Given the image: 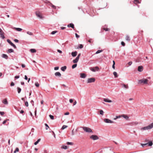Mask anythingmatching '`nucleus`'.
Here are the masks:
<instances>
[{"instance_id": "obj_1", "label": "nucleus", "mask_w": 153, "mask_h": 153, "mask_svg": "<svg viewBox=\"0 0 153 153\" xmlns=\"http://www.w3.org/2000/svg\"><path fill=\"white\" fill-rule=\"evenodd\" d=\"M148 80L146 79H143L138 80V84H147Z\"/></svg>"}, {"instance_id": "obj_2", "label": "nucleus", "mask_w": 153, "mask_h": 153, "mask_svg": "<svg viewBox=\"0 0 153 153\" xmlns=\"http://www.w3.org/2000/svg\"><path fill=\"white\" fill-rule=\"evenodd\" d=\"M153 127V123H152L149 126L144 127L141 128V130H146L150 129L152 128Z\"/></svg>"}, {"instance_id": "obj_3", "label": "nucleus", "mask_w": 153, "mask_h": 153, "mask_svg": "<svg viewBox=\"0 0 153 153\" xmlns=\"http://www.w3.org/2000/svg\"><path fill=\"white\" fill-rule=\"evenodd\" d=\"M83 130L87 132H92V131L91 128L86 127H82Z\"/></svg>"}, {"instance_id": "obj_4", "label": "nucleus", "mask_w": 153, "mask_h": 153, "mask_svg": "<svg viewBox=\"0 0 153 153\" xmlns=\"http://www.w3.org/2000/svg\"><path fill=\"white\" fill-rule=\"evenodd\" d=\"M90 138L93 140H97L99 139V137L96 135H92L90 137Z\"/></svg>"}, {"instance_id": "obj_5", "label": "nucleus", "mask_w": 153, "mask_h": 153, "mask_svg": "<svg viewBox=\"0 0 153 153\" xmlns=\"http://www.w3.org/2000/svg\"><path fill=\"white\" fill-rule=\"evenodd\" d=\"M95 81V79L94 78H89L88 79L87 83H92L94 82Z\"/></svg>"}, {"instance_id": "obj_6", "label": "nucleus", "mask_w": 153, "mask_h": 153, "mask_svg": "<svg viewBox=\"0 0 153 153\" xmlns=\"http://www.w3.org/2000/svg\"><path fill=\"white\" fill-rule=\"evenodd\" d=\"M4 34V32L0 27V35H1V37L2 38V39H4L5 38V36Z\"/></svg>"}, {"instance_id": "obj_7", "label": "nucleus", "mask_w": 153, "mask_h": 153, "mask_svg": "<svg viewBox=\"0 0 153 153\" xmlns=\"http://www.w3.org/2000/svg\"><path fill=\"white\" fill-rule=\"evenodd\" d=\"M99 69V68L97 66L90 68V70L93 72H95L96 71H98Z\"/></svg>"}, {"instance_id": "obj_8", "label": "nucleus", "mask_w": 153, "mask_h": 153, "mask_svg": "<svg viewBox=\"0 0 153 153\" xmlns=\"http://www.w3.org/2000/svg\"><path fill=\"white\" fill-rule=\"evenodd\" d=\"M104 121L107 123H114V122L112 120H111L108 119H104Z\"/></svg>"}, {"instance_id": "obj_9", "label": "nucleus", "mask_w": 153, "mask_h": 153, "mask_svg": "<svg viewBox=\"0 0 153 153\" xmlns=\"http://www.w3.org/2000/svg\"><path fill=\"white\" fill-rule=\"evenodd\" d=\"M7 42L14 48H16L15 45L14 44L10 39H7Z\"/></svg>"}, {"instance_id": "obj_10", "label": "nucleus", "mask_w": 153, "mask_h": 153, "mask_svg": "<svg viewBox=\"0 0 153 153\" xmlns=\"http://www.w3.org/2000/svg\"><path fill=\"white\" fill-rule=\"evenodd\" d=\"M122 117H123L124 118L126 119V120H129V117L126 115L125 114H122L121 115Z\"/></svg>"}, {"instance_id": "obj_11", "label": "nucleus", "mask_w": 153, "mask_h": 153, "mask_svg": "<svg viewBox=\"0 0 153 153\" xmlns=\"http://www.w3.org/2000/svg\"><path fill=\"white\" fill-rule=\"evenodd\" d=\"M148 144H149V146H151L152 145L153 143L152 142L150 141V142H149V143H148L143 144H142L141 145L143 146H144L145 145H146Z\"/></svg>"}, {"instance_id": "obj_12", "label": "nucleus", "mask_w": 153, "mask_h": 153, "mask_svg": "<svg viewBox=\"0 0 153 153\" xmlns=\"http://www.w3.org/2000/svg\"><path fill=\"white\" fill-rule=\"evenodd\" d=\"M143 67L142 66H139L138 68V71H139L141 72L143 71Z\"/></svg>"}, {"instance_id": "obj_13", "label": "nucleus", "mask_w": 153, "mask_h": 153, "mask_svg": "<svg viewBox=\"0 0 153 153\" xmlns=\"http://www.w3.org/2000/svg\"><path fill=\"white\" fill-rule=\"evenodd\" d=\"M67 26L68 27H71L73 29H74V25L72 23L68 24L67 25Z\"/></svg>"}, {"instance_id": "obj_14", "label": "nucleus", "mask_w": 153, "mask_h": 153, "mask_svg": "<svg viewBox=\"0 0 153 153\" xmlns=\"http://www.w3.org/2000/svg\"><path fill=\"white\" fill-rule=\"evenodd\" d=\"M103 100L105 102H112V101L111 100H109L107 98H104L103 99Z\"/></svg>"}, {"instance_id": "obj_15", "label": "nucleus", "mask_w": 153, "mask_h": 153, "mask_svg": "<svg viewBox=\"0 0 153 153\" xmlns=\"http://www.w3.org/2000/svg\"><path fill=\"white\" fill-rule=\"evenodd\" d=\"M77 52L76 51L74 52H72L71 53V55L73 57H75L77 55Z\"/></svg>"}, {"instance_id": "obj_16", "label": "nucleus", "mask_w": 153, "mask_h": 153, "mask_svg": "<svg viewBox=\"0 0 153 153\" xmlns=\"http://www.w3.org/2000/svg\"><path fill=\"white\" fill-rule=\"evenodd\" d=\"M36 16L39 18L40 19H42V16L39 13H38L37 12H36Z\"/></svg>"}, {"instance_id": "obj_17", "label": "nucleus", "mask_w": 153, "mask_h": 153, "mask_svg": "<svg viewBox=\"0 0 153 153\" xmlns=\"http://www.w3.org/2000/svg\"><path fill=\"white\" fill-rule=\"evenodd\" d=\"M80 75V77L82 78H85L86 77V75L85 74L81 73Z\"/></svg>"}, {"instance_id": "obj_18", "label": "nucleus", "mask_w": 153, "mask_h": 153, "mask_svg": "<svg viewBox=\"0 0 153 153\" xmlns=\"http://www.w3.org/2000/svg\"><path fill=\"white\" fill-rule=\"evenodd\" d=\"M55 75L56 76H61V74L59 72H56L55 74Z\"/></svg>"}, {"instance_id": "obj_19", "label": "nucleus", "mask_w": 153, "mask_h": 153, "mask_svg": "<svg viewBox=\"0 0 153 153\" xmlns=\"http://www.w3.org/2000/svg\"><path fill=\"white\" fill-rule=\"evenodd\" d=\"M2 102L4 104H6V105L8 103V102L7 100L6 99H4V100H3L2 101Z\"/></svg>"}, {"instance_id": "obj_20", "label": "nucleus", "mask_w": 153, "mask_h": 153, "mask_svg": "<svg viewBox=\"0 0 153 153\" xmlns=\"http://www.w3.org/2000/svg\"><path fill=\"white\" fill-rule=\"evenodd\" d=\"M79 59V58L76 57L75 59H74L73 60V63H76L78 61Z\"/></svg>"}, {"instance_id": "obj_21", "label": "nucleus", "mask_w": 153, "mask_h": 153, "mask_svg": "<svg viewBox=\"0 0 153 153\" xmlns=\"http://www.w3.org/2000/svg\"><path fill=\"white\" fill-rule=\"evenodd\" d=\"M2 57L4 58H5V59H7L8 58V56L5 54H3L2 55Z\"/></svg>"}, {"instance_id": "obj_22", "label": "nucleus", "mask_w": 153, "mask_h": 153, "mask_svg": "<svg viewBox=\"0 0 153 153\" xmlns=\"http://www.w3.org/2000/svg\"><path fill=\"white\" fill-rule=\"evenodd\" d=\"M67 68V67L66 66H65L63 67H62L61 68V70L63 71H65V70Z\"/></svg>"}, {"instance_id": "obj_23", "label": "nucleus", "mask_w": 153, "mask_h": 153, "mask_svg": "<svg viewBox=\"0 0 153 153\" xmlns=\"http://www.w3.org/2000/svg\"><path fill=\"white\" fill-rule=\"evenodd\" d=\"M30 51L32 53H35L36 51V49H31L30 50Z\"/></svg>"}, {"instance_id": "obj_24", "label": "nucleus", "mask_w": 153, "mask_h": 153, "mask_svg": "<svg viewBox=\"0 0 153 153\" xmlns=\"http://www.w3.org/2000/svg\"><path fill=\"white\" fill-rule=\"evenodd\" d=\"M126 40L127 41H128L129 42L130 41V38L129 36L128 35H127L126 36Z\"/></svg>"}, {"instance_id": "obj_25", "label": "nucleus", "mask_w": 153, "mask_h": 153, "mask_svg": "<svg viewBox=\"0 0 153 153\" xmlns=\"http://www.w3.org/2000/svg\"><path fill=\"white\" fill-rule=\"evenodd\" d=\"M13 50L12 49L10 48L7 50V52L8 53H10L13 52Z\"/></svg>"}, {"instance_id": "obj_26", "label": "nucleus", "mask_w": 153, "mask_h": 153, "mask_svg": "<svg viewBox=\"0 0 153 153\" xmlns=\"http://www.w3.org/2000/svg\"><path fill=\"white\" fill-rule=\"evenodd\" d=\"M113 74L115 77L116 78L118 77L117 74L116 72H114Z\"/></svg>"}, {"instance_id": "obj_27", "label": "nucleus", "mask_w": 153, "mask_h": 153, "mask_svg": "<svg viewBox=\"0 0 153 153\" xmlns=\"http://www.w3.org/2000/svg\"><path fill=\"white\" fill-rule=\"evenodd\" d=\"M17 90L18 93H20L21 91V89L19 87L17 88Z\"/></svg>"}, {"instance_id": "obj_28", "label": "nucleus", "mask_w": 153, "mask_h": 153, "mask_svg": "<svg viewBox=\"0 0 153 153\" xmlns=\"http://www.w3.org/2000/svg\"><path fill=\"white\" fill-rule=\"evenodd\" d=\"M123 87L125 88L126 89H127L128 88V85H125V84H123L122 85Z\"/></svg>"}, {"instance_id": "obj_29", "label": "nucleus", "mask_w": 153, "mask_h": 153, "mask_svg": "<svg viewBox=\"0 0 153 153\" xmlns=\"http://www.w3.org/2000/svg\"><path fill=\"white\" fill-rule=\"evenodd\" d=\"M40 140H41L40 139H38L35 142V143H34V145H36L40 141Z\"/></svg>"}, {"instance_id": "obj_30", "label": "nucleus", "mask_w": 153, "mask_h": 153, "mask_svg": "<svg viewBox=\"0 0 153 153\" xmlns=\"http://www.w3.org/2000/svg\"><path fill=\"white\" fill-rule=\"evenodd\" d=\"M134 2L135 4H137L140 3L139 1L138 0H134Z\"/></svg>"}, {"instance_id": "obj_31", "label": "nucleus", "mask_w": 153, "mask_h": 153, "mask_svg": "<svg viewBox=\"0 0 153 153\" xmlns=\"http://www.w3.org/2000/svg\"><path fill=\"white\" fill-rule=\"evenodd\" d=\"M16 30L19 31H20L22 30V29L20 28H15Z\"/></svg>"}, {"instance_id": "obj_32", "label": "nucleus", "mask_w": 153, "mask_h": 153, "mask_svg": "<svg viewBox=\"0 0 153 153\" xmlns=\"http://www.w3.org/2000/svg\"><path fill=\"white\" fill-rule=\"evenodd\" d=\"M68 127V126L66 125H63L61 128V129L63 130L65 128H66Z\"/></svg>"}, {"instance_id": "obj_33", "label": "nucleus", "mask_w": 153, "mask_h": 153, "mask_svg": "<svg viewBox=\"0 0 153 153\" xmlns=\"http://www.w3.org/2000/svg\"><path fill=\"white\" fill-rule=\"evenodd\" d=\"M121 117H122L121 115H119V116H117L115 118H114V120H116L117 119L120 118Z\"/></svg>"}, {"instance_id": "obj_34", "label": "nucleus", "mask_w": 153, "mask_h": 153, "mask_svg": "<svg viewBox=\"0 0 153 153\" xmlns=\"http://www.w3.org/2000/svg\"><path fill=\"white\" fill-rule=\"evenodd\" d=\"M27 34H29V35L32 36L33 35V33L30 32L29 31H27Z\"/></svg>"}, {"instance_id": "obj_35", "label": "nucleus", "mask_w": 153, "mask_h": 153, "mask_svg": "<svg viewBox=\"0 0 153 153\" xmlns=\"http://www.w3.org/2000/svg\"><path fill=\"white\" fill-rule=\"evenodd\" d=\"M62 148L64 149H68V146H63L62 147Z\"/></svg>"}, {"instance_id": "obj_36", "label": "nucleus", "mask_w": 153, "mask_h": 153, "mask_svg": "<svg viewBox=\"0 0 153 153\" xmlns=\"http://www.w3.org/2000/svg\"><path fill=\"white\" fill-rule=\"evenodd\" d=\"M67 144L68 145H72L74 144V143H73L72 142H67Z\"/></svg>"}, {"instance_id": "obj_37", "label": "nucleus", "mask_w": 153, "mask_h": 153, "mask_svg": "<svg viewBox=\"0 0 153 153\" xmlns=\"http://www.w3.org/2000/svg\"><path fill=\"white\" fill-rule=\"evenodd\" d=\"M19 151V148H16L15 151L14 152V153H16V152H18Z\"/></svg>"}, {"instance_id": "obj_38", "label": "nucleus", "mask_w": 153, "mask_h": 153, "mask_svg": "<svg viewBox=\"0 0 153 153\" xmlns=\"http://www.w3.org/2000/svg\"><path fill=\"white\" fill-rule=\"evenodd\" d=\"M49 117H50V118L52 120H53L54 119V116L52 115H49Z\"/></svg>"}, {"instance_id": "obj_39", "label": "nucleus", "mask_w": 153, "mask_h": 153, "mask_svg": "<svg viewBox=\"0 0 153 153\" xmlns=\"http://www.w3.org/2000/svg\"><path fill=\"white\" fill-rule=\"evenodd\" d=\"M77 64H74L72 66V68L74 69L77 66Z\"/></svg>"}, {"instance_id": "obj_40", "label": "nucleus", "mask_w": 153, "mask_h": 153, "mask_svg": "<svg viewBox=\"0 0 153 153\" xmlns=\"http://www.w3.org/2000/svg\"><path fill=\"white\" fill-rule=\"evenodd\" d=\"M100 114L102 115H103L104 114V112L102 110H100Z\"/></svg>"}, {"instance_id": "obj_41", "label": "nucleus", "mask_w": 153, "mask_h": 153, "mask_svg": "<svg viewBox=\"0 0 153 153\" xmlns=\"http://www.w3.org/2000/svg\"><path fill=\"white\" fill-rule=\"evenodd\" d=\"M35 85L36 87H39V85L38 82H36L35 83Z\"/></svg>"}, {"instance_id": "obj_42", "label": "nucleus", "mask_w": 153, "mask_h": 153, "mask_svg": "<svg viewBox=\"0 0 153 153\" xmlns=\"http://www.w3.org/2000/svg\"><path fill=\"white\" fill-rule=\"evenodd\" d=\"M57 32V31H54L51 32V34L53 35Z\"/></svg>"}, {"instance_id": "obj_43", "label": "nucleus", "mask_w": 153, "mask_h": 153, "mask_svg": "<svg viewBox=\"0 0 153 153\" xmlns=\"http://www.w3.org/2000/svg\"><path fill=\"white\" fill-rule=\"evenodd\" d=\"M45 125L46 126V130H48V128H49V126L46 123L45 124Z\"/></svg>"}, {"instance_id": "obj_44", "label": "nucleus", "mask_w": 153, "mask_h": 153, "mask_svg": "<svg viewBox=\"0 0 153 153\" xmlns=\"http://www.w3.org/2000/svg\"><path fill=\"white\" fill-rule=\"evenodd\" d=\"M102 51V50H99L97 51L96 52V53L98 54V53H99L101 52Z\"/></svg>"}, {"instance_id": "obj_45", "label": "nucleus", "mask_w": 153, "mask_h": 153, "mask_svg": "<svg viewBox=\"0 0 153 153\" xmlns=\"http://www.w3.org/2000/svg\"><path fill=\"white\" fill-rule=\"evenodd\" d=\"M83 45L82 44L79 45V46L77 48H83Z\"/></svg>"}, {"instance_id": "obj_46", "label": "nucleus", "mask_w": 153, "mask_h": 153, "mask_svg": "<svg viewBox=\"0 0 153 153\" xmlns=\"http://www.w3.org/2000/svg\"><path fill=\"white\" fill-rule=\"evenodd\" d=\"M4 112H1L0 111V114L1 115H3L4 114Z\"/></svg>"}, {"instance_id": "obj_47", "label": "nucleus", "mask_w": 153, "mask_h": 153, "mask_svg": "<svg viewBox=\"0 0 153 153\" xmlns=\"http://www.w3.org/2000/svg\"><path fill=\"white\" fill-rule=\"evenodd\" d=\"M121 44L123 46H124L125 45V43L123 42H121Z\"/></svg>"}, {"instance_id": "obj_48", "label": "nucleus", "mask_w": 153, "mask_h": 153, "mask_svg": "<svg viewBox=\"0 0 153 153\" xmlns=\"http://www.w3.org/2000/svg\"><path fill=\"white\" fill-rule=\"evenodd\" d=\"M75 34L76 36V38H78L79 37V36L78 35L77 33H76Z\"/></svg>"}, {"instance_id": "obj_49", "label": "nucleus", "mask_w": 153, "mask_h": 153, "mask_svg": "<svg viewBox=\"0 0 153 153\" xmlns=\"http://www.w3.org/2000/svg\"><path fill=\"white\" fill-rule=\"evenodd\" d=\"M103 29L105 31H108L109 30V29L108 28H104Z\"/></svg>"}, {"instance_id": "obj_50", "label": "nucleus", "mask_w": 153, "mask_h": 153, "mask_svg": "<svg viewBox=\"0 0 153 153\" xmlns=\"http://www.w3.org/2000/svg\"><path fill=\"white\" fill-rule=\"evenodd\" d=\"M25 105L26 106H28V102H25Z\"/></svg>"}, {"instance_id": "obj_51", "label": "nucleus", "mask_w": 153, "mask_h": 153, "mask_svg": "<svg viewBox=\"0 0 153 153\" xmlns=\"http://www.w3.org/2000/svg\"><path fill=\"white\" fill-rule=\"evenodd\" d=\"M59 67H55L54 68V69L55 70H58L59 69Z\"/></svg>"}, {"instance_id": "obj_52", "label": "nucleus", "mask_w": 153, "mask_h": 153, "mask_svg": "<svg viewBox=\"0 0 153 153\" xmlns=\"http://www.w3.org/2000/svg\"><path fill=\"white\" fill-rule=\"evenodd\" d=\"M128 64L129 65H131L132 64V62H129L128 63Z\"/></svg>"}, {"instance_id": "obj_53", "label": "nucleus", "mask_w": 153, "mask_h": 153, "mask_svg": "<svg viewBox=\"0 0 153 153\" xmlns=\"http://www.w3.org/2000/svg\"><path fill=\"white\" fill-rule=\"evenodd\" d=\"M14 85V83L13 82H11V84H10L11 86H13Z\"/></svg>"}, {"instance_id": "obj_54", "label": "nucleus", "mask_w": 153, "mask_h": 153, "mask_svg": "<svg viewBox=\"0 0 153 153\" xmlns=\"http://www.w3.org/2000/svg\"><path fill=\"white\" fill-rule=\"evenodd\" d=\"M69 114V113L68 112H66L64 114L65 115H68Z\"/></svg>"}, {"instance_id": "obj_55", "label": "nucleus", "mask_w": 153, "mask_h": 153, "mask_svg": "<svg viewBox=\"0 0 153 153\" xmlns=\"http://www.w3.org/2000/svg\"><path fill=\"white\" fill-rule=\"evenodd\" d=\"M19 76H15V79H18L19 78Z\"/></svg>"}, {"instance_id": "obj_56", "label": "nucleus", "mask_w": 153, "mask_h": 153, "mask_svg": "<svg viewBox=\"0 0 153 153\" xmlns=\"http://www.w3.org/2000/svg\"><path fill=\"white\" fill-rule=\"evenodd\" d=\"M14 41L16 42H19V40L17 39H15L14 40Z\"/></svg>"}, {"instance_id": "obj_57", "label": "nucleus", "mask_w": 153, "mask_h": 153, "mask_svg": "<svg viewBox=\"0 0 153 153\" xmlns=\"http://www.w3.org/2000/svg\"><path fill=\"white\" fill-rule=\"evenodd\" d=\"M73 100L72 99H70L69 100V102L70 103H72L73 102Z\"/></svg>"}, {"instance_id": "obj_58", "label": "nucleus", "mask_w": 153, "mask_h": 153, "mask_svg": "<svg viewBox=\"0 0 153 153\" xmlns=\"http://www.w3.org/2000/svg\"><path fill=\"white\" fill-rule=\"evenodd\" d=\"M51 7H52L53 8H54V9H56V6H55L54 5H53V4H52V5H51Z\"/></svg>"}, {"instance_id": "obj_59", "label": "nucleus", "mask_w": 153, "mask_h": 153, "mask_svg": "<svg viewBox=\"0 0 153 153\" xmlns=\"http://www.w3.org/2000/svg\"><path fill=\"white\" fill-rule=\"evenodd\" d=\"M80 55H81V54L80 53H79L78 55V56H77V57H76L78 58H79V57H80Z\"/></svg>"}, {"instance_id": "obj_60", "label": "nucleus", "mask_w": 153, "mask_h": 153, "mask_svg": "<svg viewBox=\"0 0 153 153\" xmlns=\"http://www.w3.org/2000/svg\"><path fill=\"white\" fill-rule=\"evenodd\" d=\"M25 80H27L28 79L26 75H25Z\"/></svg>"}, {"instance_id": "obj_61", "label": "nucleus", "mask_w": 153, "mask_h": 153, "mask_svg": "<svg viewBox=\"0 0 153 153\" xmlns=\"http://www.w3.org/2000/svg\"><path fill=\"white\" fill-rule=\"evenodd\" d=\"M22 68H24L25 67V65L24 64H22Z\"/></svg>"}, {"instance_id": "obj_62", "label": "nucleus", "mask_w": 153, "mask_h": 153, "mask_svg": "<svg viewBox=\"0 0 153 153\" xmlns=\"http://www.w3.org/2000/svg\"><path fill=\"white\" fill-rule=\"evenodd\" d=\"M57 51L58 52H59V53H62V51H60V50H57Z\"/></svg>"}, {"instance_id": "obj_63", "label": "nucleus", "mask_w": 153, "mask_h": 153, "mask_svg": "<svg viewBox=\"0 0 153 153\" xmlns=\"http://www.w3.org/2000/svg\"><path fill=\"white\" fill-rule=\"evenodd\" d=\"M6 122H7L6 120H4L3 122V124H5L6 123Z\"/></svg>"}, {"instance_id": "obj_64", "label": "nucleus", "mask_w": 153, "mask_h": 153, "mask_svg": "<svg viewBox=\"0 0 153 153\" xmlns=\"http://www.w3.org/2000/svg\"><path fill=\"white\" fill-rule=\"evenodd\" d=\"M61 28L62 30H64L65 28V27H61Z\"/></svg>"}]
</instances>
